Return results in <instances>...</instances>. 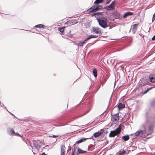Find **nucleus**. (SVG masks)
<instances>
[{
    "label": "nucleus",
    "mask_w": 155,
    "mask_h": 155,
    "mask_svg": "<svg viewBox=\"0 0 155 155\" xmlns=\"http://www.w3.org/2000/svg\"><path fill=\"white\" fill-rule=\"evenodd\" d=\"M97 21L99 25L103 28H106L109 26L107 23V19L106 18L101 17L97 19Z\"/></svg>",
    "instance_id": "nucleus-1"
},
{
    "label": "nucleus",
    "mask_w": 155,
    "mask_h": 155,
    "mask_svg": "<svg viewBox=\"0 0 155 155\" xmlns=\"http://www.w3.org/2000/svg\"><path fill=\"white\" fill-rule=\"evenodd\" d=\"M131 135L134 137H146L147 136L146 131L141 129H139L135 133L132 134Z\"/></svg>",
    "instance_id": "nucleus-2"
},
{
    "label": "nucleus",
    "mask_w": 155,
    "mask_h": 155,
    "mask_svg": "<svg viewBox=\"0 0 155 155\" xmlns=\"http://www.w3.org/2000/svg\"><path fill=\"white\" fill-rule=\"evenodd\" d=\"M116 2L114 1L110 5H109L106 7V8L107 10H110L111 9H114V7L115 5Z\"/></svg>",
    "instance_id": "nucleus-3"
},
{
    "label": "nucleus",
    "mask_w": 155,
    "mask_h": 155,
    "mask_svg": "<svg viewBox=\"0 0 155 155\" xmlns=\"http://www.w3.org/2000/svg\"><path fill=\"white\" fill-rule=\"evenodd\" d=\"M98 10L97 8V5H94L92 6L91 8L89 9L87 11L89 13H91L92 12H95Z\"/></svg>",
    "instance_id": "nucleus-4"
},
{
    "label": "nucleus",
    "mask_w": 155,
    "mask_h": 155,
    "mask_svg": "<svg viewBox=\"0 0 155 155\" xmlns=\"http://www.w3.org/2000/svg\"><path fill=\"white\" fill-rule=\"evenodd\" d=\"M119 114L118 113H117L116 114H114V115L113 116V118L114 119V120H113V122L114 123H116L118 121V120L119 119Z\"/></svg>",
    "instance_id": "nucleus-5"
},
{
    "label": "nucleus",
    "mask_w": 155,
    "mask_h": 155,
    "mask_svg": "<svg viewBox=\"0 0 155 155\" xmlns=\"http://www.w3.org/2000/svg\"><path fill=\"white\" fill-rule=\"evenodd\" d=\"M92 29L94 32L96 34H100L101 33V29L100 28L97 27H93Z\"/></svg>",
    "instance_id": "nucleus-6"
},
{
    "label": "nucleus",
    "mask_w": 155,
    "mask_h": 155,
    "mask_svg": "<svg viewBox=\"0 0 155 155\" xmlns=\"http://www.w3.org/2000/svg\"><path fill=\"white\" fill-rule=\"evenodd\" d=\"M149 125V123L148 122H146L143 123L140 127V129L143 130H145L146 131V128Z\"/></svg>",
    "instance_id": "nucleus-7"
},
{
    "label": "nucleus",
    "mask_w": 155,
    "mask_h": 155,
    "mask_svg": "<svg viewBox=\"0 0 155 155\" xmlns=\"http://www.w3.org/2000/svg\"><path fill=\"white\" fill-rule=\"evenodd\" d=\"M138 24H135L133 25L132 29V32L133 33L135 34V33Z\"/></svg>",
    "instance_id": "nucleus-8"
},
{
    "label": "nucleus",
    "mask_w": 155,
    "mask_h": 155,
    "mask_svg": "<svg viewBox=\"0 0 155 155\" xmlns=\"http://www.w3.org/2000/svg\"><path fill=\"white\" fill-rule=\"evenodd\" d=\"M103 133V132L99 131L98 132L95 133L93 135L94 137L96 138L101 135Z\"/></svg>",
    "instance_id": "nucleus-9"
},
{
    "label": "nucleus",
    "mask_w": 155,
    "mask_h": 155,
    "mask_svg": "<svg viewBox=\"0 0 155 155\" xmlns=\"http://www.w3.org/2000/svg\"><path fill=\"white\" fill-rule=\"evenodd\" d=\"M121 130V128L120 127V125L116 129L113 130L114 132H116L118 134H119Z\"/></svg>",
    "instance_id": "nucleus-10"
},
{
    "label": "nucleus",
    "mask_w": 155,
    "mask_h": 155,
    "mask_svg": "<svg viewBox=\"0 0 155 155\" xmlns=\"http://www.w3.org/2000/svg\"><path fill=\"white\" fill-rule=\"evenodd\" d=\"M118 134L116 132H114L113 130L111 131L109 134V137H114Z\"/></svg>",
    "instance_id": "nucleus-11"
},
{
    "label": "nucleus",
    "mask_w": 155,
    "mask_h": 155,
    "mask_svg": "<svg viewBox=\"0 0 155 155\" xmlns=\"http://www.w3.org/2000/svg\"><path fill=\"white\" fill-rule=\"evenodd\" d=\"M133 13L130 12H128L126 13L124 15L123 17L124 18H126L128 16L132 15Z\"/></svg>",
    "instance_id": "nucleus-12"
},
{
    "label": "nucleus",
    "mask_w": 155,
    "mask_h": 155,
    "mask_svg": "<svg viewBox=\"0 0 155 155\" xmlns=\"http://www.w3.org/2000/svg\"><path fill=\"white\" fill-rule=\"evenodd\" d=\"M149 79L151 82L155 83V76H150Z\"/></svg>",
    "instance_id": "nucleus-13"
},
{
    "label": "nucleus",
    "mask_w": 155,
    "mask_h": 155,
    "mask_svg": "<svg viewBox=\"0 0 155 155\" xmlns=\"http://www.w3.org/2000/svg\"><path fill=\"white\" fill-rule=\"evenodd\" d=\"M118 107L119 109L120 110L125 107V105L123 104L120 103L119 104Z\"/></svg>",
    "instance_id": "nucleus-14"
},
{
    "label": "nucleus",
    "mask_w": 155,
    "mask_h": 155,
    "mask_svg": "<svg viewBox=\"0 0 155 155\" xmlns=\"http://www.w3.org/2000/svg\"><path fill=\"white\" fill-rule=\"evenodd\" d=\"M122 138L124 141H127L129 140L130 137L129 135H126L123 136Z\"/></svg>",
    "instance_id": "nucleus-15"
},
{
    "label": "nucleus",
    "mask_w": 155,
    "mask_h": 155,
    "mask_svg": "<svg viewBox=\"0 0 155 155\" xmlns=\"http://www.w3.org/2000/svg\"><path fill=\"white\" fill-rule=\"evenodd\" d=\"M87 139H88V138H84L81 139L79 140H78V141H76V143H80L82 142L85 141V140Z\"/></svg>",
    "instance_id": "nucleus-16"
},
{
    "label": "nucleus",
    "mask_w": 155,
    "mask_h": 155,
    "mask_svg": "<svg viewBox=\"0 0 155 155\" xmlns=\"http://www.w3.org/2000/svg\"><path fill=\"white\" fill-rule=\"evenodd\" d=\"M104 0H96L94 2V4L98 5L100 3H102Z\"/></svg>",
    "instance_id": "nucleus-17"
},
{
    "label": "nucleus",
    "mask_w": 155,
    "mask_h": 155,
    "mask_svg": "<svg viewBox=\"0 0 155 155\" xmlns=\"http://www.w3.org/2000/svg\"><path fill=\"white\" fill-rule=\"evenodd\" d=\"M45 26L42 24H38L36 25L35 28H44Z\"/></svg>",
    "instance_id": "nucleus-18"
},
{
    "label": "nucleus",
    "mask_w": 155,
    "mask_h": 155,
    "mask_svg": "<svg viewBox=\"0 0 155 155\" xmlns=\"http://www.w3.org/2000/svg\"><path fill=\"white\" fill-rule=\"evenodd\" d=\"M127 153V152L124 150L122 151H120L119 152V154L117 155H125Z\"/></svg>",
    "instance_id": "nucleus-19"
},
{
    "label": "nucleus",
    "mask_w": 155,
    "mask_h": 155,
    "mask_svg": "<svg viewBox=\"0 0 155 155\" xmlns=\"http://www.w3.org/2000/svg\"><path fill=\"white\" fill-rule=\"evenodd\" d=\"M65 147L64 145H61V152H65Z\"/></svg>",
    "instance_id": "nucleus-20"
},
{
    "label": "nucleus",
    "mask_w": 155,
    "mask_h": 155,
    "mask_svg": "<svg viewBox=\"0 0 155 155\" xmlns=\"http://www.w3.org/2000/svg\"><path fill=\"white\" fill-rule=\"evenodd\" d=\"M78 153H84L86 152V151H84L79 148H78Z\"/></svg>",
    "instance_id": "nucleus-21"
},
{
    "label": "nucleus",
    "mask_w": 155,
    "mask_h": 155,
    "mask_svg": "<svg viewBox=\"0 0 155 155\" xmlns=\"http://www.w3.org/2000/svg\"><path fill=\"white\" fill-rule=\"evenodd\" d=\"M93 73L95 77H96L97 76V71L96 69H94V70L93 71Z\"/></svg>",
    "instance_id": "nucleus-22"
},
{
    "label": "nucleus",
    "mask_w": 155,
    "mask_h": 155,
    "mask_svg": "<svg viewBox=\"0 0 155 155\" xmlns=\"http://www.w3.org/2000/svg\"><path fill=\"white\" fill-rule=\"evenodd\" d=\"M15 131L14 130L11 129L9 131L8 133L10 134V135H14V134L15 133Z\"/></svg>",
    "instance_id": "nucleus-23"
},
{
    "label": "nucleus",
    "mask_w": 155,
    "mask_h": 155,
    "mask_svg": "<svg viewBox=\"0 0 155 155\" xmlns=\"http://www.w3.org/2000/svg\"><path fill=\"white\" fill-rule=\"evenodd\" d=\"M65 28V27L62 28H59L58 30L60 32H61L63 34L64 31V28Z\"/></svg>",
    "instance_id": "nucleus-24"
},
{
    "label": "nucleus",
    "mask_w": 155,
    "mask_h": 155,
    "mask_svg": "<svg viewBox=\"0 0 155 155\" xmlns=\"http://www.w3.org/2000/svg\"><path fill=\"white\" fill-rule=\"evenodd\" d=\"M84 43H85V42L84 41H82L81 42H80L78 43V46H79L80 47L83 46L84 44Z\"/></svg>",
    "instance_id": "nucleus-25"
},
{
    "label": "nucleus",
    "mask_w": 155,
    "mask_h": 155,
    "mask_svg": "<svg viewBox=\"0 0 155 155\" xmlns=\"http://www.w3.org/2000/svg\"><path fill=\"white\" fill-rule=\"evenodd\" d=\"M97 37V36L90 35V36H89V37L90 38H96Z\"/></svg>",
    "instance_id": "nucleus-26"
},
{
    "label": "nucleus",
    "mask_w": 155,
    "mask_h": 155,
    "mask_svg": "<svg viewBox=\"0 0 155 155\" xmlns=\"http://www.w3.org/2000/svg\"><path fill=\"white\" fill-rule=\"evenodd\" d=\"M147 80L146 79H143H143H141V80H140V81H143L144 82V83H145V82H147Z\"/></svg>",
    "instance_id": "nucleus-27"
},
{
    "label": "nucleus",
    "mask_w": 155,
    "mask_h": 155,
    "mask_svg": "<svg viewBox=\"0 0 155 155\" xmlns=\"http://www.w3.org/2000/svg\"><path fill=\"white\" fill-rule=\"evenodd\" d=\"M14 135H15V136H18L20 137H21V136L19 134H18V133H15H15L14 134Z\"/></svg>",
    "instance_id": "nucleus-28"
},
{
    "label": "nucleus",
    "mask_w": 155,
    "mask_h": 155,
    "mask_svg": "<svg viewBox=\"0 0 155 155\" xmlns=\"http://www.w3.org/2000/svg\"><path fill=\"white\" fill-rule=\"evenodd\" d=\"M90 39V38L89 37V36L88 37L85 38L84 41V42H85L87 40H89Z\"/></svg>",
    "instance_id": "nucleus-29"
},
{
    "label": "nucleus",
    "mask_w": 155,
    "mask_h": 155,
    "mask_svg": "<svg viewBox=\"0 0 155 155\" xmlns=\"http://www.w3.org/2000/svg\"><path fill=\"white\" fill-rule=\"evenodd\" d=\"M97 5V8L98 9V10L99 9L101 8H102V6L101 5H100L98 7V5Z\"/></svg>",
    "instance_id": "nucleus-30"
},
{
    "label": "nucleus",
    "mask_w": 155,
    "mask_h": 155,
    "mask_svg": "<svg viewBox=\"0 0 155 155\" xmlns=\"http://www.w3.org/2000/svg\"><path fill=\"white\" fill-rule=\"evenodd\" d=\"M155 19V13L153 14V17H152V21H153Z\"/></svg>",
    "instance_id": "nucleus-31"
},
{
    "label": "nucleus",
    "mask_w": 155,
    "mask_h": 155,
    "mask_svg": "<svg viewBox=\"0 0 155 155\" xmlns=\"http://www.w3.org/2000/svg\"><path fill=\"white\" fill-rule=\"evenodd\" d=\"M111 1V0H107L106 4L107 5Z\"/></svg>",
    "instance_id": "nucleus-32"
},
{
    "label": "nucleus",
    "mask_w": 155,
    "mask_h": 155,
    "mask_svg": "<svg viewBox=\"0 0 155 155\" xmlns=\"http://www.w3.org/2000/svg\"><path fill=\"white\" fill-rule=\"evenodd\" d=\"M149 91L148 89L147 88V89L143 92V94H146Z\"/></svg>",
    "instance_id": "nucleus-33"
},
{
    "label": "nucleus",
    "mask_w": 155,
    "mask_h": 155,
    "mask_svg": "<svg viewBox=\"0 0 155 155\" xmlns=\"http://www.w3.org/2000/svg\"><path fill=\"white\" fill-rule=\"evenodd\" d=\"M57 136L53 134H51L50 137H56Z\"/></svg>",
    "instance_id": "nucleus-34"
},
{
    "label": "nucleus",
    "mask_w": 155,
    "mask_h": 155,
    "mask_svg": "<svg viewBox=\"0 0 155 155\" xmlns=\"http://www.w3.org/2000/svg\"><path fill=\"white\" fill-rule=\"evenodd\" d=\"M61 155H65V152H61Z\"/></svg>",
    "instance_id": "nucleus-35"
},
{
    "label": "nucleus",
    "mask_w": 155,
    "mask_h": 155,
    "mask_svg": "<svg viewBox=\"0 0 155 155\" xmlns=\"http://www.w3.org/2000/svg\"><path fill=\"white\" fill-rule=\"evenodd\" d=\"M152 40H155V35L153 36V38H152Z\"/></svg>",
    "instance_id": "nucleus-36"
},
{
    "label": "nucleus",
    "mask_w": 155,
    "mask_h": 155,
    "mask_svg": "<svg viewBox=\"0 0 155 155\" xmlns=\"http://www.w3.org/2000/svg\"><path fill=\"white\" fill-rule=\"evenodd\" d=\"M71 155H75L74 153V151L73 150L72 151V152L71 153Z\"/></svg>",
    "instance_id": "nucleus-37"
},
{
    "label": "nucleus",
    "mask_w": 155,
    "mask_h": 155,
    "mask_svg": "<svg viewBox=\"0 0 155 155\" xmlns=\"http://www.w3.org/2000/svg\"><path fill=\"white\" fill-rule=\"evenodd\" d=\"M111 62H112L113 63H114V61L113 59H112L111 60Z\"/></svg>",
    "instance_id": "nucleus-38"
},
{
    "label": "nucleus",
    "mask_w": 155,
    "mask_h": 155,
    "mask_svg": "<svg viewBox=\"0 0 155 155\" xmlns=\"http://www.w3.org/2000/svg\"><path fill=\"white\" fill-rule=\"evenodd\" d=\"M153 87H151L148 88V89L149 90L150 89H151V88H153Z\"/></svg>",
    "instance_id": "nucleus-39"
},
{
    "label": "nucleus",
    "mask_w": 155,
    "mask_h": 155,
    "mask_svg": "<svg viewBox=\"0 0 155 155\" xmlns=\"http://www.w3.org/2000/svg\"><path fill=\"white\" fill-rule=\"evenodd\" d=\"M41 155H46L44 153H43Z\"/></svg>",
    "instance_id": "nucleus-40"
},
{
    "label": "nucleus",
    "mask_w": 155,
    "mask_h": 155,
    "mask_svg": "<svg viewBox=\"0 0 155 155\" xmlns=\"http://www.w3.org/2000/svg\"><path fill=\"white\" fill-rule=\"evenodd\" d=\"M11 113V114L12 115H13V116H14V117H15V116H14V115L13 114H12V113Z\"/></svg>",
    "instance_id": "nucleus-41"
},
{
    "label": "nucleus",
    "mask_w": 155,
    "mask_h": 155,
    "mask_svg": "<svg viewBox=\"0 0 155 155\" xmlns=\"http://www.w3.org/2000/svg\"><path fill=\"white\" fill-rule=\"evenodd\" d=\"M3 105V104H1V106L2 107V106Z\"/></svg>",
    "instance_id": "nucleus-42"
},
{
    "label": "nucleus",
    "mask_w": 155,
    "mask_h": 155,
    "mask_svg": "<svg viewBox=\"0 0 155 155\" xmlns=\"http://www.w3.org/2000/svg\"><path fill=\"white\" fill-rule=\"evenodd\" d=\"M140 84L141 85H143V84Z\"/></svg>",
    "instance_id": "nucleus-43"
}]
</instances>
